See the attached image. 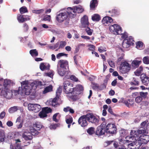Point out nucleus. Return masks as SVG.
<instances>
[{"mask_svg": "<svg viewBox=\"0 0 149 149\" xmlns=\"http://www.w3.org/2000/svg\"><path fill=\"white\" fill-rule=\"evenodd\" d=\"M67 10L68 11L66 12V14L67 15V19H69V17L70 18H73L74 15L72 13V11L70 9H69L68 10L67 9Z\"/></svg>", "mask_w": 149, "mask_h": 149, "instance_id": "obj_35", "label": "nucleus"}, {"mask_svg": "<svg viewBox=\"0 0 149 149\" xmlns=\"http://www.w3.org/2000/svg\"><path fill=\"white\" fill-rule=\"evenodd\" d=\"M23 138L26 141L31 140L32 139V137L31 136H27L26 135H23Z\"/></svg>", "mask_w": 149, "mask_h": 149, "instance_id": "obj_60", "label": "nucleus"}, {"mask_svg": "<svg viewBox=\"0 0 149 149\" xmlns=\"http://www.w3.org/2000/svg\"><path fill=\"white\" fill-rule=\"evenodd\" d=\"M65 121L67 124H71L73 122L72 117H71L69 118L66 119Z\"/></svg>", "mask_w": 149, "mask_h": 149, "instance_id": "obj_59", "label": "nucleus"}, {"mask_svg": "<svg viewBox=\"0 0 149 149\" xmlns=\"http://www.w3.org/2000/svg\"><path fill=\"white\" fill-rule=\"evenodd\" d=\"M124 103L127 107H130L133 105V100L132 99H129L128 100L125 101Z\"/></svg>", "mask_w": 149, "mask_h": 149, "instance_id": "obj_26", "label": "nucleus"}, {"mask_svg": "<svg viewBox=\"0 0 149 149\" xmlns=\"http://www.w3.org/2000/svg\"><path fill=\"white\" fill-rule=\"evenodd\" d=\"M87 132L90 135H93L95 133V128L93 127L89 128L87 130Z\"/></svg>", "mask_w": 149, "mask_h": 149, "instance_id": "obj_36", "label": "nucleus"}, {"mask_svg": "<svg viewBox=\"0 0 149 149\" xmlns=\"http://www.w3.org/2000/svg\"><path fill=\"white\" fill-rule=\"evenodd\" d=\"M17 18L19 23H23L25 22L24 15L19 14L17 16Z\"/></svg>", "mask_w": 149, "mask_h": 149, "instance_id": "obj_33", "label": "nucleus"}, {"mask_svg": "<svg viewBox=\"0 0 149 149\" xmlns=\"http://www.w3.org/2000/svg\"><path fill=\"white\" fill-rule=\"evenodd\" d=\"M68 69L62 68L57 66V70L58 74L61 76L65 75Z\"/></svg>", "mask_w": 149, "mask_h": 149, "instance_id": "obj_20", "label": "nucleus"}, {"mask_svg": "<svg viewBox=\"0 0 149 149\" xmlns=\"http://www.w3.org/2000/svg\"><path fill=\"white\" fill-rule=\"evenodd\" d=\"M58 98H58V97H56H56L52 101V105H54V107H55L56 105L54 104H55L57 102L58 99Z\"/></svg>", "mask_w": 149, "mask_h": 149, "instance_id": "obj_63", "label": "nucleus"}, {"mask_svg": "<svg viewBox=\"0 0 149 149\" xmlns=\"http://www.w3.org/2000/svg\"><path fill=\"white\" fill-rule=\"evenodd\" d=\"M67 55H68L67 54H66L63 53H58L56 55V58L58 59H59V58H60L62 56H67Z\"/></svg>", "mask_w": 149, "mask_h": 149, "instance_id": "obj_62", "label": "nucleus"}, {"mask_svg": "<svg viewBox=\"0 0 149 149\" xmlns=\"http://www.w3.org/2000/svg\"><path fill=\"white\" fill-rule=\"evenodd\" d=\"M73 94L71 95H67L66 96L69 99L72 101H75L79 99L78 95L83 93L84 88L81 85H77L75 87H74Z\"/></svg>", "mask_w": 149, "mask_h": 149, "instance_id": "obj_1", "label": "nucleus"}, {"mask_svg": "<svg viewBox=\"0 0 149 149\" xmlns=\"http://www.w3.org/2000/svg\"><path fill=\"white\" fill-rule=\"evenodd\" d=\"M19 11L21 14H24L28 12L27 8L24 6L22 7L19 9Z\"/></svg>", "mask_w": 149, "mask_h": 149, "instance_id": "obj_38", "label": "nucleus"}, {"mask_svg": "<svg viewBox=\"0 0 149 149\" xmlns=\"http://www.w3.org/2000/svg\"><path fill=\"white\" fill-rule=\"evenodd\" d=\"M69 9L72 11L73 13H81L84 10V8L81 6L74 7L73 8L68 7V10Z\"/></svg>", "mask_w": 149, "mask_h": 149, "instance_id": "obj_13", "label": "nucleus"}, {"mask_svg": "<svg viewBox=\"0 0 149 149\" xmlns=\"http://www.w3.org/2000/svg\"><path fill=\"white\" fill-rule=\"evenodd\" d=\"M60 124L59 123L52 124L50 125L49 128L51 130H55L56 128L59 126Z\"/></svg>", "mask_w": 149, "mask_h": 149, "instance_id": "obj_39", "label": "nucleus"}, {"mask_svg": "<svg viewBox=\"0 0 149 149\" xmlns=\"http://www.w3.org/2000/svg\"><path fill=\"white\" fill-rule=\"evenodd\" d=\"M140 96L143 99H145L147 97L148 95L147 92H140L139 93Z\"/></svg>", "mask_w": 149, "mask_h": 149, "instance_id": "obj_47", "label": "nucleus"}, {"mask_svg": "<svg viewBox=\"0 0 149 149\" xmlns=\"http://www.w3.org/2000/svg\"><path fill=\"white\" fill-rule=\"evenodd\" d=\"M0 141L1 142H3L4 141L5 138V135L3 132L0 135Z\"/></svg>", "mask_w": 149, "mask_h": 149, "instance_id": "obj_58", "label": "nucleus"}, {"mask_svg": "<svg viewBox=\"0 0 149 149\" xmlns=\"http://www.w3.org/2000/svg\"><path fill=\"white\" fill-rule=\"evenodd\" d=\"M107 62L111 67L113 68H115V63H114L113 61L110 60H108L107 61Z\"/></svg>", "mask_w": 149, "mask_h": 149, "instance_id": "obj_53", "label": "nucleus"}, {"mask_svg": "<svg viewBox=\"0 0 149 149\" xmlns=\"http://www.w3.org/2000/svg\"><path fill=\"white\" fill-rule=\"evenodd\" d=\"M140 139L138 141V143L139 146L142 144H146L149 141V136L148 135H143L142 137H140Z\"/></svg>", "mask_w": 149, "mask_h": 149, "instance_id": "obj_16", "label": "nucleus"}, {"mask_svg": "<svg viewBox=\"0 0 149 149\" xmlns=\"http://www.w3.org/2000/svg\"><path fill=\"white\" fill-rule=\"evenodd\" d=\"M143 70V68L142 66H140L139 68H138L136 71L134 72L135 74L137 76H140Z\"/></svg>", "mask_w": 149, "mask_h": 149, "instance_id": "obj_29", "label": "nucleus"}, {"mask_svg": "<svg viewBox=\"0 0 149 149\" xmlns=\"http://www.w3.org/2000/svg\"><path fill=\"white\" fill-rule=\"evenodd\" d=\"M135 134H133L132 135V136H126L125 138L126 140H127V139L129 140V139H130V138H133V139H135V137L136 136H137V134H136V132L134 131V132Z\"/></svg>", "mask_w": 149, "mask_h": 149, "instance_id": "obj_52", "label": "nucleus"}, {"mask_svg": "<svg viewBox=\"0 0 149 149\" xmlns=\"http://www.w3.org/2000/svg\"><path fill=\"white\" fill-rule=\"evenodd\" d=\"M141 61H138L137 60H134L132 63V67L135 68H137L139 65L141 63Z\"/></svg>", "mask_w": 149, "mask_h": 149, "instance_id": "obj_25", "label": "nucleus"}, {"mask_svg": "<svg viewBox=\"0 0 149 149\" xmlns=\"http://www.w3.org/2000/svg\"><path fill=\"white\" fill-rule=\"evenodd\" d=\"M22 88H24L23 90L25 92V95H28L30 93L29 87L28 86V82L26 81H23L21 83Z\"/></svg>", "mask_w": 149, "mask_h": 149, "instance_id": "obj_12", "label": "nucleus"}, {"mask_svg": "<svg viewBox=\"0 0 149 149\" xmlns=\"http://www.w3.org/2000/svg\"><path fill=\"white\" fill-rule=\"evenodd\" d=\"M51 20V16L50 15H46L44 17L42 20L47 21L50 22Z\"/></svg>", "mask_w": 149, "mask_h": 149, "instance_id": "obj_54", "label": "nucleus"}, {"mask_svg": "<svg viewBox=\"0 0 149 149\" xmlns=\"http://www.w3.org/2000/svg\"><path fill=\"white\" fill-rule=\"evenodd\" d=\"M67 19V15L66 12L57 14L56 17V20L59 23L62 22Z\"/></svg>", "mask_w": 149, "mask_h": 149, "instance_id": "obj_9", "label": "nucleus"}, {"mask_svg": "<svg viewBox=\"0 0 149 149\" xmlns=\"http://www.w3.org/2000/svg\"><path fill=\"white\" fill-rule=\"evenodd\" d=\"M86 115L87 120L89 122L96 125L98 124L99 121V118L94 115L93 113H88L86 114Z\"/></svg>", "mask_w": 149, "mask_h": 149, "instance_id": "obj_6", "label": "nucleus"}, {"mask_svg": "<svg viewBox=\"0 0 149 149\" xmlns=\"http://www.w3.org/2000/svg\"><path fill=\"white\" fill-rule=\"evenodd\" d=\"M62 88L60 87H58L56 90V97H58V98H59V97L60 96L62 92Z\"/></svg>", "mask_w": 149, "mask_h": 149, "instance_id": "obj_46", "label": "nucleus"}, {"mask_svg": "<svg viewBox=\"0 0 149 149\" xmlns=\"http://www.w3.org/2000/svg\"><path fill=\"white\" fill-rule=\"evenodd\" d=\"M113 21L111 17L106 16L103 18L102 20V22L103 24L106 26L108 24L109 25V23H111Z\"/></svg>", "mask_w": 149, "mask_h": 149, "instance_id": "obj_19", "label": "nucleus"}, {"mask_svg": "<svg viewBox=\"0 0 149 149\" xmlns=\"http://www.w3.org/2000/svg\"><path fill=\"white\" fill-rule=\"evenodd\" d=\"M70 79L71 80L77 82L78 81V79L75 76L73 75H71L70 77Z\"/></svg>", "mask_w": 149, "mask_h": 149, "instance_id": "obj_57", "label": "nucleus"}, {"mask_svg": "<svg viewBox=\"0 0 149 149\" xmlns=\"http://www.w3.org/2000/svg\"><path fill=\"white\" fill-rule=\"evenodd\" d=\"M101 19L100 16L97 14H94L92 17V19L94 21H99Z\"/></svg>", "mask_w": 149, "mask_h": 149, "instance_id": "obj_28", "label": "nucleus"}, {"mask_svg": "<svg viewBox=\"0 0 149 149\" xmlns=\"http://www.w3.org/2000/svg\"><path fill=\"white\" fill-rule=\"evenodd\" d=\"M50 65L47 63H41L40 65V68L41 70L44 71L45 70H49V69Z\"/></svg>", "mask_w": 149, "mask_h": 149, "instance_id": "obj_21", "label": "nucleus"}, {"mask_svg": "<svg viewBox=\"0 0 149 149\" xmlns=\"http://www.w3.org/2000/svg\"><path fill=\"white\" fill-rule=\"evenodd\" d=\"M98 2L97 0H92L90 3V8L91 10H94L97 5Z\"/></svg>", "mask_w": 149, "mask_h": 149, "instance_id": "obj_23", "label": "nucleus"}, {"mask_svg": "<svg viewBox=\"0 0 149 149\" xmlns=\"http://www.w3.org/2000/svg\"><path fill=\"white\" fill-rule=\"evenodd\" d=\"M85 31L87 34L89 35H91L92 34V32L90 28L89 27H87Z\"/></svg>", "mask_w": 149, "mask_h": 149, "instance_id": "obj_56", "label": "nucleus"}, {"mask_svg": "<svg viewBox=\"0 0 149 149\" xmlns=\"http://www.w3.org/2000/svg\"><path fill=\"white\" fill-rule=\"evenodd\" d=\"M10 148L12 149H22L20 145L19 144H17L14 146H13L12 144H11Z\"/></svg>", "mask_w": 149, "mask_h": 149, "instance_id": "obj_41", "label": "nucleus"}, {"mask_svg": "<svg viewBox=\"0 0 149 149\" xmlns=\"http://www.w3.org/2000/svg\"><path fill=\"white\" fill-rule=\"evenodd\" d=\"M143 46V43L141 41H138L136 43V47L138 49L142 48Z\"/></svg>", "mask_w": 149, "mask_h": 149, "instance_id": "obj_50", "label": "nucleus"}, {"mask_svg": "<svg viewBox=\"0 0 149 149\" xmlns=\"http://www.w3.org/2000/svg\"><path fill=\"white\" fill-rule=\"evenodd\" d=\"M28 107L29 110L34 111L36 113L38 112L41 108V106L37 104L29 103L28 104Z\"/></svg>", "mask_w": 149, "mask_h": 149, "instance_id": "obj_8", "label": "nucleus"}, {"mask_svg": "<svg viewBox=\"0 0 149 149\" xmlns=\"http://www.w3.org/2000/svg\"><path fill=\"white\" fill-rule=\"evenodd\" d=\"M143 99L141 96L139 95L135 98V101L136 103L140 104L142 106H147L148 104V102L147 101H143Z\"/></svg>", "mask_w": 149, "mask_h": 149, "instance_id": "obj_17", "label": "nucleus"}, {"mask_svg": "<svg viewBox=\"0 0 149 149\" xmlns=\"http://www.w3.org/2000/svg\"><path fill=\"white\" fill-rule=\"evenodd\" d=\"M44 112L47 114V113H51L52 111V110L50 108L46 107L42 109Z\"/></svg>", "mask_w": 149, "mask_h": 149, "instance_id": "obj_48", "label": "nucleus"}, {"mask_svg": "<svg viewBox=\"0 0 149 149\" xmlns=\"http://www.w3.org/2000/svg\"><path fill=\"white\" fill-rule=\"evenodd\" d=\"M122 45L123 47L125 48H127L130 46L127 43V41L125 39L123 42Z\"/></svg>", "mask_w": 149, "mask_h": 149, "instance_id": "obj_42", "label": "nucleus"}, {"mask_svg": "<svg viewBox=\"0 0 149 149\" xmlns=\"http://www.w3.org/2000/svg\"><path fill=\"white\" fill-rule=\"evenodd\" d=\"M59 43L58 49L64 47L66 44V42L65 41H61Z\"/></svg>", "mask_w": 149, "mask_h": 149, "instance_id": "obj_51", "label": "nucleus"}, {"mask_svg": "<svg viewBox=\"0 0 149 149\" xmlns=\"http://www.w3.org/2000/svg\"><path fill=\"white\" fill-rule=\"evenodd\" d=\"M106 123L105 122L102 123L97 128L95 132V134L98 136H100L104 134L105 132V127Z\"/></svg>", "mask_w": 149, "mask_h": 149, "instance_id": "obj_7", "label": "nucleus"}, {"mask_svg": "<svg viewBox=\"0 0 149 149\" xmlns=\"http://www.w3.org/2000/svg\"><path fill=\"white\" fill-rule=\"evenodd\" d=\"M29 52L33 56H36L38 55V53L36 49L31 50Z\"/></svg>", "mask_w": 149, "mask_h": 149, "instance_id": "obj_37", "label": "nucleus"}, {"mask_svg": "<svg viewBox=\"0 0 149 149\" xmlns=\"http://www.w3.org/2000/svg\"><path fill=\"white\" fill-rule=\"evenodd\" d=\"M43 127L42 124L39 122H36L34 123L33 124V128H36L37 130H40Z\"/></svg>", "mask_w": 149, "mask_h": 149, "instance_id": "obj_22", "label": "nucleus"}, {"mask_svg": "<svg viewBox=\"0 0 149 149\" xmlns=\"http://www.w3.org/2000/svg\"><path fill=\"white\" fill-rule=\"evenodd\" d=\"M58 114V113H56L53 116V120L56 122H58V120L56 119V117Z\"/></svg>", "mask_w": 149, "mask_h": 149, "instance_id": "obj_64", "label": "nucleus"}, {"mask_svg": "<svg viewBox=\"0 0 149 149\" xmlns=\"http://www.w3.org/2000/svg\"><path fill=\"white\" fill-rule=\"evenodd\" d=\"M141 78L143 83L145 85L147 86L149 83V77L145 74H141Z\"/></svg>", "mask_w": 149, "mask_h": 149, "instance_id": "obj_18", "label": "nucleus"}, {"mask_svg": "<svg viewBox=\"0 0 149 149\" xmlns=\"http://www.w3.org/2000/svg\"><path fill=\"white\" fill-rule=\"evenodd\" d=\"M125 40H126L127 41V43L130 46L134 44L133 43L134 40L132 36H130L127 38L126 39H125Z\"/></svg>", "mask_w": 149, "mask_h": 149, "instance_id": "obj_27", "label": "nucleus"}, {"mask_svg": "<svg viewBox=\"0 0 149 149\" xmlns=\"http://www.w3.org/2000/svg\"><path fill=\"white\" fill-rule=\"evenodd\" d=\"M19 108L17 106H15L10 108L8 110L10 113H12L16 111L19 109Z\"/></svg>", "mask_w": 149, "mask_h": 149, "instance_id": "obj_32", "label": "nucleus"}, {"mask_svg": "<svg viewBox=\"0 0 149 149\" xmlns=\"http://www.w3.org/2000/svg\"><path fill=\"white\" fill-rule=\"evenodd\" d=\"M127 132L126 130L123 129L120 130V133L122 136L124 137L126 135Z\"/></svg>", "mask_w": 149, "mask_h": 149, "instance_id": "obj_49", "label": "nucleus"}, {"mask_svg": "<svg viewBox=\"0 0 149 149\" xmlns=\"http://www.w3.org/2000/svg\"><path fill=\"white\" fill-rule=\"evenodd\" d=\"M138 133L139 134H141L140 136V137H141V136L146 135L147 133L145 129H141L139 130L138 131Z\"/></svg>", "mask_w": 149, "mask_h": 149, "instance_id": "obj_40", "label": "nucleus"}, {"mask_svg": "<svg viewBox=\"0 0 149 149\" xmlns=\"http://www.w3.org/2000/svg\"><path fill=\"white\" fill-rule=\"evenodd\" d=\"M52 86L51 85L46 87L45 88L43 92V94H45L47 92L50 91L52 90Z\"/></svg>", "mask_w": 149, "mask_h": 149, "instance_id": "obj_34", "label": "nucleus"}, {"mask_svg": "<svg viewBox=\"0 0 149 149\" xmlns=\"http://www.w3.org/2000/svg\"><path fill=\"white\" fill-rule=\"evenodd\" d=\"M81 27L85 28L88 26L89 22L88 21V18L86 15H84L81 18Z\"/></svg>", "mask_w": 149, "mask_h": 149, "instance_id": "obj_14", "label": "nucleus"}, {"mask_svg": "<svg viewBox=\"0 0 149 149\" xmlns=\"http://www.w3.org/2000/svg\"><path fill=\"white\" fill-rule=\"evenodd\" d=\"M4 92L5 93V94H3V95L5 96L8 99H10L13 95V93L11 91H6L3 90H1V93Z\"/></svg>", "mask_w": 149, "mask_h": 149, "instance_id": "obj_24", "label": "nucleus"}, {"mask_svg": "<svg viewBox=\"0 0 149 149\" xmlns=\"http://www.w3.org/2000/svg\"><path fill=\"white\" fill-rule=\"evenodd\" d=\"M105 132L108 134H115L116 133L117 128L115 124L108 123L105 127Z\"/></svg>", "mask_w": 149, "mask_h": 149, "instance_id": "obj_4", "label": "nucleus"}, {"mask_svg": "<svg viewBox=\"0 0 149 149\" xmlns=\"http://www.w3.org/2000/svg\"><path fill=\"white\" fill-rule=\"evenodd\" d=\"M23 27L24 28V31L26 32L28 31L29 29V27L26 23H24V24Z\"/></svg>", "mask_w": 149, "mask_h": 149, "instance_id": "obj_61", "label": "nucleus"}, {"mask_svg": "<svg viewBox=\"0 0 149 149\" xmlns=\"http://www.w3.org/2000/svg\"><path fill=\"white\" fill-rule=\"evenodd\" d=\"M109 12L112 13V15H111L112 16L118 15L120 14L119 11L118 10L115 9H113L111 11H109Z\"/></svg>", "mask_w": 149, "mask_h": 149, "instance_id": "obj_31", "label": "nucleus"}, {"mask_svg": "<svg viewBox=\"0 0 149 149\" xmlns=\"http://www.w3.org/2000/svg\"><path fill=\"white\" fill-rule=\"evenodd\" d=\"M38 130H37L36 128H34L33 127L32 129H31V134L33 135H38L39 132L38 131Z\"/></svg>", "mask_w": 149, "mask_h": 149, "instance_id": "obj_45", "label": "nucleus"}, {"mask_svg": "<svg viewBox=\"0 0 149 149\" xmlns=\"http://www.w3.org/2000/svg\"><path fill=\"white\" fill-rule=\"evenodd\" d=\"M85 46V45L84 44H79L77 46V47L76 48L75 50V52L77 53L78 52L81 47H84Z\"/></svg>", "mask_w": 149, "mask_h": 149, "instance_id": "obj_55", "label": "nucleus"}, {"mask_svg": "<svg viewBox=\"0 0 149 149\" xmlns=\"http://www.w3.org/2000/svg\"><path fill=\"white\" fill-rule=\"evenodd\" d=\"M131 66V65L126 61L122 62L119 67L120 72L122 74L127 73L130 70Z\"/></svg>", "mask_w": 149, "mask_h": 149, "instance_id": "obj_3", "label": "nucleus"}, {"mask_svg": "<svg viewBox=\"0 0 149 149\" xmlns=\"http://www.w3.org/2000/svg\"><path fill=\"white\" fill-rule=\"evenodd\" d=\"M87 115H84L80 116L78 120V123L81 126L85 127L88 125V123L87 121Z\"/></svg>", "mask_w": 149, "mask_h": 149, "instance_id": "obj_10", "label": "nucleus"}, {"mask_svg": "<svg viewBox=\"0 0 149 149\" xmlns=\"http://www.w3.org/2000/svg\"><path fill=\"white\" fill-rule=\"evenodd\" d=\"M130 84L132 86H138L139 84V82L137 79L133 77L132 81L130 82Z\"/></svg>", "mask_w": 149, "mask_h": 149, "instance_id": "obj_30", "label": "nucleus"}, {"mask_svg": "<svg viewBox=\"0 0 149 149\" xmlns=\"http://www.w3.org/2000/svg\"><path fill=\"white\" fill-rule=\"evenodd\" d=\"M143 61L144 64H149V57L148 56H145L143 58Z\"/></svg>", "mask_w": 149, "mask_h": 149, "instance_id": "obj_43", "label": "nucleus"}, {"mask_svg": "<svg viewBox=\"0 0 149 149\" xmlns=\"http://www.w3.org/2000/svg\"><path fill=\"white\" fill-rule=\"evenodd\" d=\"M39 115L40 117L41 118L46 117L47 116V115L44 111L42 109V111L39 113Z\"/></svg>", "mask_w": 149, "mask_h": 149, "instance_id": "obj_44", "label": "nucleus"}, {"mask_svg": "<svg viewBox=\"0 0 149 149\" xmlns=\"http://www.w3.org/2000/svg\"><path fill=\"white\" fill-rule=\"evenodd\" d=\"M110 31L115 35L121 34L122 30L121 27L116 24L112 25L109 28Z\"/></svg>", "mask_w": 149, "mask_h": 149, "instance_id": "obj_5", "label": "nucleus"}, {"mask_svg": "<svg viewBox=\"0 0 149 149\" xmlns=\"http://www.w3.org/2000/svg\"><path fill=\"white\" fill-rule=\"evenodd\" d=\"M64 92L68 95H70L73 94L74 91V87L73 85L69 81L66 80L65 81L63 84Z\"/></svg>", "mask_w": 149, "mask_h": 149, "instance_id": "obj_2", "label": "nucleus"}, {"mask_svg": "<svg viewBox=\"0 0 149 149\" xmlns=\"http://www.w3.org/2000/svg\"><path fill=\"white\" fill-rule=\"evenodd\" d=\"M92 88L94 90H102L106 88V85L104 84L99 86L98 84L94 82H91Z\"/></svg>", "mask_w": 149, "mask_h": 149, "instance_id": "obj_15", "label": "nucleus"}, {"mask_svg": "<svg viewBox=\"0 0 149 149\" xmlns=\"http://www.w3.org/2000/svg\"><path fill=\"white\" fill-rule=\"evenodd\" d=\"M58 66L62 68L69 69V65L68 61L66 60H61L58 61Z\"/></svg>", "mask_w": 149, "mask_h": 149, "instance_id": "obj_11", "label": "nucleus"}]
</instances>
